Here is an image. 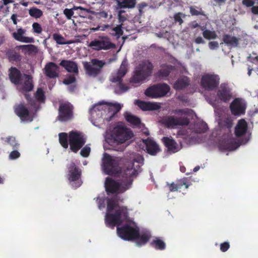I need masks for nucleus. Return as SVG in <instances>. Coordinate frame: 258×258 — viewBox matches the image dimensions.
<instances>
[{
    "label": "nucleus",
    "instance_id": "54",
    "mask_svg": "<svg viewBox=\"0 0 258 258\" xmlns=\"http://www.w3.org/2000/svg\"><path fill=\"white\" fill-rule=\"evenodd\" d=\"M91 151V148L88 146H85L81 151L80 154L84 157H87L89 156Z\"/></svg>",
    "mask_w": 258,
    "mask_h": 258
},
{
    "label": "nucleus",
    "instance_id": "34",
    "mask_svg": "<svg viewBox=\"0 0 258 258\" xmlns=\"http://www.w3.org/2000/svg\"><path fill=\"white\" fill-rule=\"evenodd\" d=\"M151 235L149 232H144L140 234V230L139 229V236L136 240V242L138 245H142L147 243L150 239Z\"/></svg>",
    "mask_w": 258,
    "mask_h": 258
},
{
    "label": "nucleus",
    "instance_id": "15",
    "mask_svg": "<svg viewBox=\"0 0 258 258\" xmlns=\"http://www.w3.org/2000/svg\"><path fill=\"white\" fill-rule=\"evenodd\" d=\"M229 108L232 115L240 116L245 114L246 104L243 99L236 98L230 104Z\"/></svg>",
    "mask_w": 258,
    "mask_h": 258
},
{
    "label": "nucleus",
    "instance_id": "61",
    "mask_svg": "<svg viewBox=\"0 0 258 258\" xmlns=\"http://www.w3.org/2000/svg\"><path fill=\"white\" fill-rule=\"evenodd\" d=\"M96 202L98 205V208L99 209H101L104 207V200L99 197H97L96 199Z\"/></svg>",
    "mask_w": 258,
    "mask_h": 258
},
{
    "label": "nucleus",
    "instance_id": "42",
    "mask_svg": "<svg viewBox=\"0 0 258 258\" xmlns=\"http://www.w3.org/2000/svg\"><path fill=\"white\" fill-rule=\"evenodd\" d=\"M59 142L61 146L67 149L68 147V136L66 133H60L58 134Z\"/></svg>",
    "mask_w": 258,
    "mask_h": 258
},
{
    "label": "nucleus",
    "instance_id": "9",
    "mask_svg": "<svg viewBox=\"0 0 258 258\" xmlns=\"http://www.w3.org/2000/svg\"><path fill=\"white\" fill-rule=\"evenodd\" d=\"M67 168L68 170V180L71 185L75 188L80 187L82 183L80 180L82 175L81 169L73 161L67 165Z\"/></svg>",
    "mask_w": 258,
    "mask_h": 258
},
{
    "label": "nucleus",
    "instance_id": "55",
    "mask_svg": "<svg viewBox=\"0 0 258 258\" xmlns=\"http://www.w3.org/2000/svg\"><path fill=\"white\" fill-rule=\"evenodd\" d=\"M17 149H15L12 151L9 154V158L11 160H15L20 156V153L16 150Z\"/></svg>",
    "mask_w": 258,
    "mask_h": 258
},
{
    "label": "nucleus",
    "instance_id": "47",
    "mask_svg": "<svg viewBox=\"0 0 258 258\" xmlns=\"http://www.w3.org/2000/svg\"><path fill=\"white\" fill-rule=\"evenodd\" d=\"M35 97L36 99L39 101H44L45 98L44 92L41 88H38L35 94Z\"/></svg>",
    "mask_w": 258,
    "mask_h": 258
},
{
    "label": "nucleus",
    "instance_id": "2",
    "mask_svg": "<svg viewBox=\"0 0 258 258\" xmlns=\"http://www.w3.org/2000/svg\"><path fill=\"white\" fill-rule=\"evenodd\" d=\"M153 69V64L149 60L143 61L137 67L134 75L131 78V82L139 83L145 80L148 77L151 76Z\"/></svg>",
    "mask_w": 258,
    "mask_h": 258
},
{
    "label": "nucleus",
    "instance_id": "23",
    "mask_svg": "<svg viewBox=\"0 0 258 258\" xmlns=\"http://www.w3.org/2000/svg\"><path fill=\"white\" fill-rule=\"evenodd\" d=\"M9 78L13 84H20L22 81V74L20 71L15 67H11L9 69Z\"/></svg>",
    "mask_w": 258,
    "mask_h": 258
},
{
    "label": "nucleus",
    "instance_id": "63",
    "mask_svg": "<svg viewBox=\"0 0 258 258\" xmlns=\"http://www.w3.org/2000/svg\"><path fill=\"white\" fill-rule=\"evenodd\" d=\"M195 42L196 44H204L205 43V41L203 39V38L201 36H199L197 37L195 40Z\"/></svg>",
    "mask_w": 258,
    "mask_h": 258
},
{
    "label": "nucleus",
    "instance_id": "20",
    "mask_svg": "<svg viewBox=\"0 0 258 258\" xmlns=\"http://www.w3.org/2000/svg\"><path fill=\"white\" fill-rule=\"evenodd\" d=\"M44 73L46 76L53 79L58 77L59 68L58 66L53 62L47 63L44 68Z\"/></svg>",
    "mask_w": 258,
    "mask_h": 258
},
{
    "label": "nucleus",
    "instance_id": "38",
    "mask_svg": "<svg viewBox=\"0 0 258 258\" xmlns=\"http://www.w3.org/2000/svg\"><path fill=\"white\" fill-rule=\"evenodd\" d=\"M81 10L82 11H87V9L84 8L81 6H74L72 9H65L63 10V14L66 17L67 19L68 20H71L72 19V16L74 14V11Z\"/></svg>",
    "mask_w": 258,
    "mask_h": 258
},
{
    "label": "nucleus",
    "instance_id": "6",
    "mask_svg": "<svg viewBox=\"0 0 258 258\" xmlns=\"http://www.w3.org/2000/svg\"><path fill=\"white\" fill-rule=\"evenodd\" d=\"M133 136V133L130 130L123 126L117 125L111 132L110 139L114 143L121 144L132 139Z\"/></svg>",
    "mask_w": 258,
    "mask_h": 258
},
{
    "label": "nucleus",
    "instance_id": "32",
    "mask_svg": "<svg viewBox=\"0 0 258 258\" xmlns=\"http://www.w3.org/2000/svg\"><path fill=\"white\" fill-rule=\"evenodd\" d=\"M174 69L175 67L172 65L162 64L161 69L158 71L157 74L160 77H167Z\"/></svg>",
    "mask_w": 258,
    "mask_h": 258
},
{
    "label": "nucleus",
    "instance_id": "57",
    "mask_svg": "<svg viewBox=\"0 0 258 258\" xmlns=\"http://www.w3.org/2000/svg\"><path fill=\"white\" fill-rule=\"evenodd\" d=\"M230 247L229 243L227 242L222 243L220 244V250L222 252L226 251Z\"/></svg>",
    "mask_w": 258,
    "mask_h": 258
},
{
    "label": "nucleus",
    "instance_id": "33",
    "mask_svg": "<svg viewBox=\"0 0 258 258\" xmlns=\"http://www.w3.org/2000/svg\"><path fill=\"white\" fill-rule=\"evenodd\" d=\"M24 76L25 77L26 80L23 83L22 90L25 92H30L32 90L34 87L32 78L31 76L27 74H24Z\"/></svg>",
    "mask_w": 258,
    "mask_h": 258
},
{
    "label": "nucleus",
    "instance_id": "14",
    "mask_svg": "<svg viewBox=\"0 0 258 258\" xmlns=\"http://www.w3.org/2000/svg\"><path fill=\"white\" fill-rule=\"evenodd\" d=\"M161 123L166 127L170 128L178 125H187L189 123V119L185 117L177 118L173 116H168L163 118Z\"/></svg>",
    "mask_w": 258,
    "mask_h": 258
},
{
    "label": "nucleus",
    "instance_id": "52",
    "mask_svg": "<svg viewBox=\"0 0 258 258\" xmlns=\"http://www.w3.org/2000/svg\"><path fill=\"white\" fill-rule=\"evenodd\" d=\"M32 26L34 33L38 34L41 33L42 31V28L40 24L37 22H34L33 23Z\"/></svg>",
    "mask_w": 258,
    "mask_h": 258
},
{
    "label": "nucleus",
    "instance_id": "28",
    "mask_svg": "<svg viewBox=\"0 0 258 258\" xmlns=\"http://www.w3.org/2000/svg\"><path fill=\"white\" fill-rule=\"evenodd\" d=\"M184 185L185 188H187L189 184L187 183V179L186 178H183L177 180L176 183L172 182L168 184L169 191L171 192L176 191L178 189H180Z\"/></svg>",
    "mask_w": 258,
    "mask_h": 258
},
{
    "label": "nucleus",
    "instance_id": "17",
    "mask_svg": "<svg viewBox=\"0 0 258 258\" xmlns=\"http://www.w3.org/2000/svg\"><path fill=\"white\" fill-rule=\"evenodd\" d=\"M217 96L219 100L224 102L229 101L232 97L231 89L226 83H222L217 91Z\"/></svg>",
    "mask_w": 258,
    "mask_h": 258
},
{
    "label": "nucleus",
    "instance_id": "59",
    "mask_svg": "<svg viewBox=\"0 0 258 258\" xmlns=\"http://www.w3.org/2000/svg\"><path fill=\"white\" fill-rule=\"evenodd\" d=\"M189 111H190V110L187 108L179 109H176L175 111V113H177V114L181 113L182 114H188L189 113Z\"/></svg>",
    "mask_w": 258,
    "mask_h": 258
},
{
    "label": "nucleus",
    "instance_id": "41",
    "mask_svg": "<svg viewBox=\"0 0 258 258\" xmlns=\"http://www.w3.org/2000/svg\"><path fill=\"white\" fill-rule=\"evenodd\" d=\"M151 245L157 250H164L166 247L165 242L159 238L153 240L150 243Z\"/></svg>",
    "mask_w": 258,
    "mask_h": 258
},
{
    "label": "nucleus",
    "instance_id": "40",
    "mask_svg": "<svg viewBox=\"0 0 258 258\" xmlns=\"http://www.w3.org/2000/svg\"><path fill=\"white\" fill-rule=\"evenodd\" d=\"M1 140H4L5 143L11 146L14 149H18L19 147L20 144L13 136H9L6 138H2Z\"/></svg>",
    "mask_w": 258,
    "mask_h": 258
},
{
    "label": "nucleus",
    "instance_id": "50",
    "mask_svg": "<svg viewBox=\"0 0 258 258\" xmlns=\"http://www.w3.org/2000/svg\"><path fill=\"white\" fill-rule=\"evenodd\" d=\"M200 10H196L194 7L191 6L189 8L190 13L192 16H199L205 15L204 12L202 11L201 8L199 9Z\"/></svg>",
    "mask_w": 258,
    "mask_h": 258
},
{
    "label": "nucleus",
    "instance_id": "30",
    "mask_svg": "<svg viewBox=\"0 0 258 258\" xmlns=\"http://www.w3.org/2000/svg\"><path fill=\"white\" fill-rule=\"evenodd\" d=\"M190 80L187 77H183L178 79L174 84L173 88L176 90H181L189 85Z\"/></svg>",
    "mask_w": 258,
    "mask_h": 258
},
{
    "label": "nucleus",
    "instance_id": "22",
    "mask_svg": "<svg viewBox=\"0 0 258 258\" xmlns=\"http://www.w3.org/2000/svg\"><path fill=\"white\" fill-rule=\"evenodd\" d=\"M248 128L247 123L244 119L238 120L235 127L234 133L237 137H240L244 135Z\"/></svg>",
    "mask_w": 258,
    "mask_h": 258
},
{
    "label": "nucleus",
    "instance_id": "26",
    "mask_svg": "<svg viewBox=\"0 0 258 258\" xmlns=\"http://www.w3.org/2000/svg\"><path fill=\"white\" fill-rule=\"evenodd\" d=\"M162 140L168 151L174 153L178 151V144L171 137H163Z\"/></svg>",
    "mask_w": 258,
    "mask_h": 258
},
{
    "label": "nucleus",
    "instance_id": "11",
    "mask_svg": "<svg viewBox=\"0 0 258 258\" xmlns=\"http://www.w3.org/2000/svg\"><path fill=\"white\" fill-rule=\"evenodd\" d=\"M170 90V87L167 84H158L147 88L145 92V94L152 98H157L165 96Z\"/></svg>",
    "mask_w": 258,
    "mask_h": 258
},
{
    "label": "nucleus",
    "instance_id": "31",
    "mask_svg": "<svg viewBox=\"0 0 258 258\" xmlns=\"http://www.w3.org/2000/svg\"><path fill=\"white\" fill-rule=\"evenodd\" d=\"M120 9H133L135 8L137 0H114Z\"/></svg>",
    "mask_w": 258,
    "mask_h": 258
},
{
    "label": "nucleus",
    "instance_id": "44",
    "mask_svg": "<svg viewBox=\"0 0 258 258\" xmlns=\"http://www.w3.org/2000/svg\"><path fill=\"white\" fill-rule=\"evenodd\" d=\"M53 39L58 44H69L72 43L71 41H66L64 38L57 33H54L52 35Z\"/></svg>",
    "mask_w": 258,
    "mask_h": 258
},
{
    "label": "nucleus",
    "instance_id": "12",
    "mask_svg": "<svg viewBox=\"0 0 258 258\" xmlns=\"http://www.w3.org/2000/svg\"><path fill=\"white\" fill-rule=\"evenodd\" d=\"M105 64V62L103 60L93 58L91 59V63L87 62H84V67L87 75L90 77H96L100 74Z\"/></svg>",
    "mask_w": 258,
    "mask_h": 258
},
{
    "label": "nucleus",
    "instance_id": "7",
    "mask_svg": "<svg viewBox=\"0 0 258 258\" xmlns=\"http://www.w3.org/2000/svg\"><path fill=\"white\" fill-rule=\"evenodd\" d=\"M102 166L105 173L108 175H116L120 171L117 159L106 153L102 158Z\"/></svg>",
    "mask_w": 258,
    "mask_h": 258
},
{
    "label": "nucleus",
    "instance_id": "49",
    "mask_svg": "<svg viewBox=\"0 0 258 258\" xmlns=\"http://www.w3.org/2000/svg\"><path fill=\"white\" fill-rule=\"evenodd\" d=\"M76 78L74 75H69L66 76V78L63 80V83L65 85H70L75 83Z\"/></svg>",
    "mask_w": 258,
    "mask_h": 258
},
{
    "label": "nucleus",
    "instance_id": "8",
    "mask_svg": "<svg viewBox=\"0 0 258 258\" xmlns=\"http://www.w3.org/2000/svg\"><path fill=\"white\" fill-rule=\"evenodd\" d=\"M220 78L219 75L207 73L202 76L201 86L206 91H212L218 88Z\"/></svg>",
    "mask_w": 258,
    "mask_h": 258
},
{
    "label": "nucleus",
    "instance_id": "35",
    "mask_svg": "<svg viewBox=\"0 0 258 258\" xmlns=\"http://www.w3.org/2000/svg\"><path fill=\"white\" fill-rule=\"evenodd\" d=\"M119 200L117 197H114L110 199H108L107 202V212H111L115 208L120 207L118 206Z\"/></svg>",
    "mask_w": 258,
    "mask_h": 258
},
{
    "label": "nucleus",
    "instance_id": "24",
    "mask_svg": "<svg viewBox=\"0 0 258 258\" xmlns=\"http://www.w3.org/2000/svg\"><path fill=\"white\" fill-rule=\"evenodd\" d=\"M59 65L64 68L69 73H73L77 75L79 73L78 64L73 61L62 60Z\"/></svg>",
    "mask_w": 258,
    "mask_h": 258
},
{
    "label": "nucleus",
    "instance_id": "5",
    "mask_svg": "<svg viewBox=\"0 0 258 258\" xmlns=\"http://www.w3.org/2000/svg\"><path fill=\"white\" fill-rule=\"evenodd\" d=\"M139 229L135 222L125 223L121 227H117V233L124 240H134L139 236Z\"/></svg>",
    "mask_w": 258,
    "mask_h": 258
},
{
    "label": "nucleus",
    "instance_id": "62",
    "mask_svg": "<svg viewBox=\"0 0 258 258\" xmlns=\"http://www.w3.org/2000/svg\"><path fill=\"white\" fill-rule=\"evenodd\" d=\"M242 4L247 7H250L253 6L254 2L252 0H243Z\"/></svg>",
    "mask_w": 258,
    "mask_h": 258
},
{
    "label": "nucleus",
    "instance_id": "13",
    "mask_svg": "<svg viewBox=\"0 0 258 258\" xmlns=\"http://www.w3.org/2000/svg\"><path fill=\"white\" fill-rule=\"evenodd\" d=\"M69 141L70 149L74 153H77L86 143L83 136L76 132L70 133Z\"/></svg>",
    "mask_w": 258,
    "mask_h": 258
},
{
    "label": "nucleus",
    "instance_id": "46",
    "mask_svg": "<svg viewBox=\"0 0 258 258\" xmlns=\"http://www.w3.org/2000/svg\"><path fill=\"white\" fill-rule=\"evenodd\" d=\"M220 124L222 127L229 129L232 126L233 120L229 117L226 118L221 121Z\"/></svg>",
    "mask_w": 258,
    "mask_h": 258
},
{
    "label": "nucleus",
    "instance_id": "39",
    "mask_svg": "<svg viewBox=\"0 0 258 258\" xmlns=\"http://www.w3.org/2000/svg\"><path fill=\"white\" fill-rule=\"evenodd\" d=\"M125 119L132 125L137 126H139L141 123V119L139 117L131 113H126L125 115Z\"/></svg>",
    "mask_w": 258,
    "mask_h": 258
},
{
    "label": "nucleus",
    "instance_id": "10",
    "mask_svg": "<svg viewBox=\"0 0 258 258\" xmlns=\"http://www.w3.org/2000/svg\"><path fill=\"white\" fill-rule=\"evenodd\" d=\"M89 46L93 50L99 51L101 50H109L115 48V45L111 41L108 36H99L98 38L91 41Z\"/></svg>",
    "mask_w": 258,
    "mask_h": 258
},
{
    "label": "nucleus",
    "instance_id": "27",
    "mask_svg": "<svg viewBox=\"0 0 258 258\" xmlns=\"http://www.w3.org/2000/svg\"><path fill=\"white\" fill-rule=\"evenodd\" d=\"M25 33V30L22 28H19L17 30V32H15L13 33V36L16 40L20 42L25 43L34 42V40L33 38L23 36Z\"/></svg>",
    "mask_w": 258,
    "mask_h": 258
},
{
    "label": "nucleus",
    "instance_id": "25",
    "mask_svg": "<svg viewBox=\"0 0 258 258\" xmlns=\"http://www.w3.org/2000/svg\"><path fill=\"white\" fill-rule=\"evenodd\" d=\"M6 57L12 63L21 61L22 56L15 49H9L6 51Z\"/></svg>",
    "mask_w": 258,
    "mask_h": 258
},
{
    "label": "nucleus",
    "instance_id": "29",
    "mask_svg": "<svg viewBox=\"0 0 258 258\" xmlns=\"http://www.w3.org/2000/svg\"><path fill=\"white\" fill-rule=\"evenodd\" d=\"M104 110L107 109L109 112L111 113V115L108 120H110L111 118L116 114L121 108V106L119 103H105Z\"/></svg>",
    "mask_w": 258,
    "mask_h": 258
},
{
    "label": "nucleus",
    "instance_id": "3",
    "mask_svg": "<svg viewBox=\"0 0 258 258\" xmlns=\"http://www.w3.org/2000/svg\"><path fill=\"white\" fill-rule=\"evenodd\" d=\"M127 73V63L123 60L119 69L116 73L112 74L110 77V80L112 83H118L117 87L115 89L116 94H121L127 91L129 88L126 85L122 83V78Z\"/></svg>",
    "mask_w": 258,
    "mask_h": 258
},
{
    "label": "nucleus",
    "instance_id": "51",
    "mask_svg": "<svg viewBox=\"0 0 258 258\" xmlns=\"http://www.w3.org/2000/svg\"><path fill=\"white\" fill-rule=\"evenodd\" d=\"M185 17V15L182 13L179 12L175 14L174 15V20L175 23H178L179 25H181L183 23V21L182 19V17Z\"/></svg>",
    "mask_w": 258,
    "mask_h": 258
},
{
    "label": "nucleus",
    "instance_id": "53",
    "mask_svg": "<svg viewBox=\"0 0 258 258\" xmlns=\"http://www.w3.org/2000/svg\"><path fill=\"white\" fill-rule=\"evenodd\" d=\"M123 25L120 24L117 25L115 27L112 29V30L115 32L114 35L118 37H120L123 33V31L122 29V26Z\"/></svg>",
    "mask_w": 258,
    "mask_h": 258
},
{
    "label": "nucleus",
    "instance_id": "48",
    "mask_svg": "<svg viewBox=\"0 0 258 258\" xmlns=\"http://www.w3.org/2000/svg\"><path fill=\"white\" fill-rule=\"evenodd\" d=\"M127 14L124 10H120L118 13V22L120 24L123 25V23L127 20Z\"/></svg>",
    "mask_w": 258,
    "mask_h": 258
},
{
    "label": "nucleus",
    "instance_id": "16",
    "mask_svg": "<svg viewBox=\"0 0 258 258\" xmlns=\"http://www.w3.org/2000/svg\"><path fill=\"white\" fill-rule=\"evenodd\" d=\"M73 106L69 103H61L58 109V119L61 121H67L73 117Z\"/></svg>",
    "mask_w": 258,
    "mask_h": 258
},
{
    "label": "nucleus",
    "instance_id": "37",
    "mask_svg": "<svg viewBox=\"0 0 258 258\" xmlns=\"http://www.w3.org/2000/svg\"><path fill=\"white\" fill-rule=\"evenodd\" d=\"M223 41L224 43L228 45L237 46L238 39L235 36H231L229 34H224L223 36Z\"/></svg>",
    "mask_w": 258,
    "mask_h": 258
},
{
    "label": "nucleus",
    "instance_id": "56",
    "mask_svg": "<svg viewBox=\"0 0 258 258\" xmlns=\"http://www.w3.org/2000/svg\"><path fill=\"white\" fill-rule=\"evenodd\" d=\"M200 126V127H198L197 129V132L198 133H205L207 131L208 126L206 123H201L197 125V126Z\"/></svg>",
    "mask_w": 258,
    "mask_h": 258
},
{
    "label": "nucleus",
    "instance_id": "19",
    "mask_svg": "<svg viewBox=\"0 0 258 258\" xmlns=\"http://www.w3.org/2000/svg\"><path fill=\"white\" fill-rule=\"evenodd\" d=\"M135 104L143 111L157 110L161 108L159 103L156 102H150L140 100H136Z\"/></svg>",
    "mask_w": 258,
    "mask_h": 258
},
{
    "label": "nucleus",
    "instance_id": "4",
    "mask_svg": "<svg viewBox=\"0 0 258 258\" xmlns=\"http://www.w3.org/2000/svg\"><path fill=\"white\" fill-rule=\"evenodd\" d=\"M128 216V210L126 207L121 206L115 210L114 214L107 212L105 218V223L108 227L113 228L115 226H119L122 222L121 217Z\"/></svg>",
    "mask_w": 258,
    "mask_h": 258
},
{
    "label": "nucleus",
    "instance_id": "21",
    "mask_svg": "<svg viewBox=\"0 0 258 258\" xmlns=\"http://www.w3.org/2000/svg\"><path fill=\"white\" fill-rule=\"evenodd\" d=\"M144 143L146 145L147 152L151 155L155 156L161 151L158 144L150 139L145 140Z\"/></svg>",
    "mask_w": 258,
    "mask_h": 258
},
{
    "label": "nucleus",
    "instance_id": "18",
    "mask_svg": "<svg viewBox=\"0 0 258 258\" xmlns=\"http://www.w3.org/2000/svg\"><path fill=\"white\" fill-rule=\"evenodd\" d=\"M15 112L22 121L31 122L33 120V116L31 115L29 110L23 103H20L15 106Z\"/></svg>",
    "mask_w": 258,
    "mask_h": 258
},
{
    "label": "nucleus",
    "instance_id": "60",
    "mask_svg": "<svg viewBox=\"0 0 258 258\" xmlns=\"http://www.w3.org/2000/svg\"><path fill=\"white\" fill-rule=\"evenodd\" d=\"M209 47L212 49H215L218 48L219 44L217 41H211L209 43Z\"/></svg>",
    "mask_w": 258,
    "mask_h": 258
},
{
    "label": "nucleus",
    "instance_id": "45",
    "mask_svg": "<svg viewBox=\"0 0 258 258\" xmlns=\"http://www.w3.org/2000/svg\"><path fill=\"white\" fill-rule=\"evenodd\" d=\"M203 36L207 40L214 39L217 37L215 31H211L209 29H206L203 32Z\"/></svg>",
    "mask_w": 258,
    "mask_h": 258
},
{
    "label": "nucleus",
    "instance_id": "58",
    "mask_svg": "<svg viewBox=\"0 0 258 258\" xmlns=\"http://www.w3.org/2000/svg\"><path fill=\"white\" fill-rule=\"evenodd\" d=\"M227 149L230 150H232L236 149L237 147V144L235 142L230 141L228 143Z\"/></svg>",
    "mask_w": 258,
    "mask_h": 258
},
{
    "label": "nucleus",
    "instance_id": "43",
    "mask_svg": "<svg viewBox=\"0 0 258 258\" xmlns=\"http://www.w3.org/2000/svg\"><path fill=\"white\" fill-rule=\"evenodd\" d=\"M30 16L35 19L41 18L43 16V12L39 9L32 7L29 10Z\"/></svg>",
    "mask_w": 258,
    "mask_h": 258
},
{
    "label": "nucleus",
    "instance_id": "36",
    "mask_svg": "<svg viewBox=\"0 0 258 258\" xmlns=\"http://www.w3.org/2000/svg\"><path fill=\"white\" fill-rule=\"evenodd\" d=\"M16 48L21 49L25 53L31 54L33 53L37 52V47L33 44L22 45L17 46Z\"/></svg>",
    "mask_w": 258,
    "mask_h": 258
},
{
    "label": "nucleus",
    "instance_id": "1",
    "mask_svg": "<svg viewBox=\"0 0 258 258\" xmlns=\"http://www.w3.org/2000/svg\"><path fill=\"white\" fill-rule=\"evenodd\" d=\"M138 173V169L134 167V163H130L121 173V184L111 178H106L105 183L106 192L109 194L125 191L131 187Z\"/></svg>",
    "mask_w": 258,
    "mask_h": 258
},
{
    "label": "nucleus",
    "instance_id": "64",
    "mask_svg": "<svg viewBox=\"0 0 258 258\" xmlns=\"http://www.w3.org/2000/svg\"><path fill=\"white\" fill-rule=\"evenodd\" d=\"M25 97L29 103L32 104V103L34 102L33 98H32L31 96L29 94H27V92H26V93L25 94Z\"/></svg>",
    "mask_w": 258,
    "mask_h": 258
}]
</instances>
